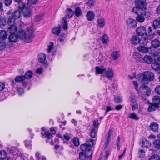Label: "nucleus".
I'll return each instance as SVG.
<instances>
[{"instance_id":"obj_1","label":"nucleus","mask_w":160,"mask_h":160,"mask_svg":"<svg viewBox=\"0 0 160 160\" xmlns=\"http://www.w3.org/2000/svg\"><path fill=\"white\" fill-rule=\"evenodd\" d=\"M34 32L33 27L31 26L27 28L26 34L23 30H20L18 31L17 36L18 38L24 40L25 42L29 43L32 42L34 38Z\"/></svg>"},{"instance_id":"obj_2","label":"nucleus","mask_w":160,"mask_h":160,"mask_svg":"<svg viewBox=\"0 0 160 160\" xmlns=\"http://www.w3.org/2000/svg\"><path fill=\"white\" fill-rule=\"evenodd\" d=\"M154 74L150 71H146L143 73H141L138 75V79L141 83L147 84L148 81L153 80L154 78Z\"/></svg>"},{"instance_id":"obj_3","label":"nucleus","mask_w":160,"mask_h":160,"mask_svg":"<svg viewBox=\"0 0 160 160\" xmlns=\"http://www.w3.org/2000/svg\"><path fill=\"white\" fill-rule=\"evenodd\" d=\"M74 14V12L70 8H68L66 10V14L65 17L62 18L63 22L62 25L63 28L66 30L68 28V22L66 19H69L72 17Z\"/></svg>"},{"instance_id":"obj_4","label":"nucleus","mask_w":160,"mask_h":160,"mask_svg":"<svg viewBox=\"0 0 160 160\" xmlns=\"http://www.w3.org/2000/svg\"><path fill=\"white\" fill-rule=\"evenodd\" d=\"M136 6L142 11V14L145 15V10L146 9V4L144 0H136L135 1Z\"/></svg>"},{"instance_id":"obj_5","label":"nucleus","mask_w":160,"mask_h":160,"mask_svg":"<svg viewBox=\"0 0 160 160\" xmlns=\"http://www.w3.org/2000/svg\"><path fill=\"white\" fill-rule=\"evenodd\" d=\"M93 140L90 139L87 141L85 144L81 145L80 146L81 150L82 151H91V147L93 145Z\"/></svg>"},{"instance_id":"obj_6","label":"nucleus","mask_w":160,"mask_h":160,"mask_svg":"<svg viewBox=\"0 0 160 160\" xmlns=\"http://www.w3.org/2000/svg\"><path fill=\"white\" fill-rule=\"evenodd\" d=\"M126 24L128 28L134 29L137 27V22L134 19L128 18L126 20Z\"/></svg>"},{"instance_id":"obj_7","label":"nucleus","mask_w":160,"mask_h":160,"mask_svg":"<svg viewBox=\"0 0 160 160\" xmlns=\"http://www.w3.org/2000/svg\"><path fill=\"white\" fill-rule=\"evenodd\" d=\"M84 152H81L79 154V158L80 160H84L85 158H89L92 157V151H84Z\"/></svg>"},{"instance_id":"obj_8","label":"nucleus","mask_w":160,"mask_h":160,"mask_svg":"<svg viewBox=\"0 0 160 160\" xmlns=\"http://www.w3.org/2000/svg\"><path fill=\"white\" fill-rule=\"evenodd\" d=\"M136 33L138 35L144 36L146 33V29L144 26L139 27L136 30Z\"/></svg>"},{"instance_id":"obj_9","label":"nucleus","mask_w":160,"mask_h":160,"mask_svg":"<svg viewBox=\"0 0 160 160\" xmlns=\"http://www.w3.org/2000/svg\"><path fill=\"white\" fill-rule=\"evenodd\" d=\"M22 12L23 16L25 18H28L32 15V11L29 6L26 7V9H24Z\"/></svg>"},{"instance_id":"obj_10","label":"nucleus","mask_w":160,"mask_h":160,"mask_svg":"<svg viewBox=\"0 0 160 160\" xmlns=\"http://www.w3.org/2000/svg\"><path fill=\"white\" fill-rule=\"evenodd\" d=\"M111 130L109 129L105 137L106 141L104 143L105 149H106L107 148L109 144L111 136Z\"/></svg>"},{"instance_id":"obj_11","label":"nucleus","mask_w":160,"mask_h":160,"mask_svg":"<svg viewBox=\"0 0 160 160\" xmlns=\"http://www.w3.org/2000/svg\"><path fill=\"white\" fill-rule=\"evenodd\" d=\"M148 38L150 39H153L155 36V33L152 31V28L151 27H149L148 31L145 35Z\"/></svg>"},{"instance_id":"obj_12","label":"nucleus","mask_w":160,"mask_h":160,"mask_svg":"<svg viewBox=\"0 0 160 160\" xmlns=\"http://www.w3.org/2000/svg\"><path fill=\"white\" fill-rule=\"evenodd\" d=\"M106 70V68L103 66H97L95 68V70L97 74H104Z\"/></svg>"},{"instance_id":"obj_13","label":"nucleus","mask_w":160,"mask_h":160,"mask_svg":"<svg viewBox=\"0 0 160 160\" xmlns=\"http://www.w3.org/2000/svg\"><path fill=\"white\" fill-rule=\"evenodd\" d=\"M113 70L111 69H109L107 71H106V70L103 75L108 78L111 79L113 76Z\"/></svg>"},{"instance_id":"obj_14","label":"nucleus","mask_w":160,"mask_h":160,"mask_svg":"<svg viewBox=\"0 0 160 160\" xmlns=\"http://www.w3.org/2000/svg\"><path fill=\"white\" fill-rule=\"evenodd\" d=\"M97 26L100 28H103L105 25V19L103 18H98L97 20Z\"/></svg>"},{"instance_id":"obj_15","label":"nucleus","mask_w":160,"mask_h":160,"mask_svg":"<svg viewBox=\"0 0 160 160\" xmlns=\"http://www.w3.org/2000/svg\"><path fill=\"white\" fill-rule=\"evenodd\" d=\"M54 44L52 42H50L48 45V48L47 49V51L48 52H52L53 55H54V53L56 52L55 49L53 48Z\"/></svg>"},{"instance_id":"obj_16","label":"nucleus","mask_w":160,"mask_h":160,"mask_svg":"<svg viewBox=\"0 0 160 160\" xmlns=\"http://www.w3.org/2000/svg\"><path fill=\"white\" fill-rule=\"evenodd\" d=\"M142 14V12L139 14H138L136 18V20L140 23H142L144 21L145 19L144 17L146 15V11H145V15H143Z\"/></svg>"},{"instance_id":"obj_17","label":"nucleus","mask_w":160,"mask_h":160,"mask_svg":"<svg viewBox=\"0 0 160 160\" xmlns=\"http://www.w3.org/2000/svg\"><path fill=\"white\" fill-rule=\"evenodd\" d=\"M86 17L88 21H91L94 19L95 15L92 11L90 10L87 12Z\"/></svg>"},{"instance_id":"obj_18","label":"nucleus","mask_w":160,"mask_h":160,"mask_svg":"<svg viewBox=\"0 0 160 160\" xmlns=\"http://www.w3.org/2000/svg\"><path fill=\"white\" fill-rule=\"evenodd\" d=\"M140 38L137 35L133 36L131 39V42L133 44H137L139 43Z\"/></svg>"},{"instance_id":"obj_19","label":"nucleus","mask_w":160,"mask_h":160,"mask_svg":"<svg viewBox=\"0 0 160 160\" xmlns=\"http://www.w3.org/2000/svg\"><path fill=\"white\" fill-rule=\"evenodd\" d=\"M150 129L152 131L156 132L158 129V125L156 122H152L150 126Z\"/></svg>"},{"instance_id":"obj_20","label":"nucleus","mask_w":160,"mask_h":160,"mask_svg":"<svg viewBox=\"0 0 160 160\" xmlns=\"http://www.w3.org/2000/svg\"><path fill=\"white\" fill-rule=\"evenodd\" d=\"M74 14L77 17H79L82 15V12L80 7H77L75 10Z\"/></svg>"},{"instance_id":"obj_21","label":"nucleus","mask_w":160,"mask_h":160,"mask_svg":"<svg viewBox=\"0 0 160 160\" xmlns=\"http://www.w3.org/2000/svg\"><path fill=\"white\" fill-rule=\"evenodd\" d=\"M8 29V32L11 34L14 33L16 32L17 30V27L15 25L9 26Z\"/></svg>"},{"instance_id":"obj_22","label":"nucleus","mask_w":160,"mask_h":160,"mask_svg":"<svg viewBox=\"0 0 160 160\" xmlns=\"http://www.w3.org/2000/svg\"><path fill=\"white\" fill-rule=\"evenodd\" d=\"M8 36L7 32L4 30H0V40H3L6 39Z\"/></svg>"},{"instance_id":"obj_23","label":"nucleus","mask_w":160,"mask_h":160,"mask_svg":"<svg viewBox=\"0 0 160 160\" xmlns=\"http://www.w3.org/2000/svg\"><path fill=\"white\" fill-rule=\"evenodd\" d=\"M41 134L43 138H46L48 140L52 138V135L49 132L42 131Z\"/></svg>"},{"instance_id":"obj_24","label":"nucleus","mask_w":160,"mask_h":160,"mask_svg":"<svg viewBox=\"0 0 160 160\" xmlns=\"http://www.w3.org/2000/svg\"><path fill=\"white\" fill-rule=\"evenodd\" d=\"M7 20L5 17L0 16V27L3 28L6 24Z\"/></svg>"},{"instance_id":"obj_25","label":"nucleus","mask_w":160,"mask_h":160,"mask_svg":"<svg viewBox=\"0 0 160 160\" xmlns=\"http://www.w3.org/2000/svg\"><path fill=\"white\" fill-rule=\"evenodd\" d=\"M18 36L17 35L14 33L11 34L8 37V39L10 42H16L18 39Z\"/></svg>"},{"instance_id":"obj_26","label":"nucleus","mask_w":160,"mask_h":160,"mask_svg":"<svg viewBox=\"0 0 160 160\" xmlns=\"http://www.w3.org/2000/svg\"><path fill=\"white\" fill-rule=\"evenodd\" d=\"M143 59L145 63L148 64L151 63L153 61L152 57L148 55H145L143 58Z\"/></svg>"},{"instance_id":"obj_27","label":"nucleus","mask_w":160,"mask_h":160,"mask_svg":"<svg viewBox=\"0 0 160 160\" xmlns=\"http://www.w3.org/2000/svg\"><path fill=\"white\" fill-rule=\"evenodd\" d=\"M144 46L141 45V46L138 47V50L141 52L147 53L149 51V48Z\"/></svg>"},{"instance_id":"obj_28","label":"nucleus","mask_w":160,"mask_h":160,"mask_svg":"<svg viewBox=\"0 0 160 160\" xmlns=\"http://www.w3.org/2000/svg\"><path fill=\"white\" fill-rule=\"evenodd\" d=\"M151 45L152 47L154 48H157L160 46V42L157 39H154L152 41Z\"/></svg>"},{"instance_id":"obj_29","label":"nucleus","mask_w":160,"mask_h":160,"mask_svg":"<svg viewBox=\"0 0 160 160\" xmlns=\"http://www.w3.org/2000/svg\"><path fill=\"white\" fill-rule=\"evenodd\" d=\"M120 55L119 52L118 51H116L112 53L111 57L113 60H116L119 57Z\"/></svg>"},{"instance_id":"obj_30","label":"nucleus","mask_w":160,"mask_h":160,"mask_svg":"<svg viewBox=\"0 0 160 160\" xmlns=\"http://www.w3.org/2000/svg\"><path fill=\"white\" fill-rule=\"evenodd\" d=\"M148 43V39L145 37H142L140 39L139 44L141 46H146Z\"/></svg>"},{"instance_id":"obj_31","label":"nucleus","mask_w":160,"mask_h":160,"mask_svg":"<svg viewBox=\"0 0 160 160\" xmlns=\"http://www.w3.org/2000/svg\"><path fill=\"white\" fill-rule=\"evenodd\" d=\"M46 59V56L44 53H40L38 55V61L41 63L44 62Z\"/></svg>"},{"instance_id":"obj_32","label":"nucleus","mask_w":160,"mask_h":160,"mask_svg":"<svg viewBox=\"0 0 160 160\" xmlns=\"http://www.w3.org/2000/svg\"><path fill=\"white\" fill-rule=\"evenodd\" d=\"M159 107V105H156L154 104H150L148 108V110L149 112H152L155 111L156 109H158Z\"/></svg>"},{"instance_id":"obj_33","label":"nucleus","mask_w":160,"mask_h":160,"mask_svg":"<svg viewBox=\"0 0 160 160\" xmlns=\"http://www.w3.org/2000/svg\"><path fill=\"white\" fill-rule=\"evenodd\" d=\"M142 90H146V96H149L151 94V91L149 87L146 85H142L140 87Z\"/></svg>"},{"instance_id":"obj_34","label":"nucleus","mask_w":160,"mask_h":160,"mask_svg":"<svg viewBox=\"0 0 160 160\" xmlns=\"http://www.w3.org/2000/svg\"><path fill=\"white\" fill-rule=\"evenodd\" d=\"M141 147L143 148H148L150 147L151 144L150 142L148 140H145L142 141L141 142Z\"/></svg>"},{"instance_id":"obj_35","label":"nucleus","mask_w":160,"mask_h":160,"mask_svg":"<svg viewBox=\"0 0 160 160\" xmlns=\"http://www.w3.org/2000/svg\"><path fill=\"white\" fill-rule=\"evenodd\" d=\"M152 68L155 71H158L159 69L160 65L157 62L155 61L151 64Z\"/></svg>"},{"instance_id":"obj_36","label":"nucleus","mask_w":160,"mask_h":160,"mask_svg":"<svg viewBox=\"0 0 160 160\" xmlns=\"http://www.w3.org/2000/svg\"><path fill=\"white\" fill-rule=\"evenodd\" d=\"M18 7L19 8V9L20 11L21 12L22 11L24 10V9H26V7H28V5L22 2H18Z\"/></svg>"},{"instance_id":"obj_37","label":"nucleus","mask_w":160,"mask_h":160,"mask_svg":"<svg viewBox=\"0 0 160 160\" xmlns=\"http://www.w3.org/2000/svg\"><path fill=\"white\" fill-rule=\"evenodd\" d=\"M25 79L26 77L25 76H18L15 78L14 80L17 82H22Z\"/></svg>"},{"instance_id":"obj_38","label":"nucleus","mask_w":160,"mask_h":160,"mask_svg":"<svg viewBox=\"0 0 160 160\" xmlns=\"http://www.w3.org/2000/svg\"><path fill=\"white\" fill-rule=\"evenodd\" d=\"M152 102L156 105H159L160 103V97L158 96H154L152 98Z\"/></svg>"},{"instance_id":"obj_39","label":"nucleus","mask_w":160,"mask_h":160,"mask_svg":"<svg viewBox=\"0 0 160 160\" xmlns=\"http://www.w3.org/2000/svg\"><path fill=\"white\" fill-rule=\"evenodd\" d=\"M61 31V27H56L53 28L52 30V33L58 35Z\"/></svg>"},{"instance_id":"obj_40","label":"nucleus","mask_w":160,"mask_h":160,"mask_svg":"<svg viewBox=\"0 0 160 160\" xmlns=\"http://www.w3.org/2000/svg\"><path fill=\"white\" fill-rule=\"evenodd\" d=\"M102 42L104 44H107L109 41V39L108 36L105 34L103 35L102 38Z\"/></svg>"},{"instance_id":"obj_41","label":"nucleus","mask_w":160,"mask_h":160,"mask_svg":"<svg viewBox=\"0 0 160 160\" xmlns=\"http://www.w3.org/2000/svg\"><path fill=\"white\" fill-rule=\"evenodd\" d=\"M7 149L10 153L12 154H13L15 152L18 150V148L14 146L8 147L7 148Z\"/></svg>"},{"instance_id":"obj_42","label":"nucleus","mask_w":160,"mask_h":160,"mask_svg":"<svg viewBox=\"0 0 160 160\" xmlns=\"http://www.w3.org/2000/svg\"><path fill=\"white\" fill-rule=\"evenodd\" d=\"M21 12L20 10H17L14 12L13 17L15 19H17L20 17Z\"/></svg>"},{"instance_id":"obj_43","label":"nucleus","mask_w":160,"mask_h":160,"mask_svg":"<svg viewBox=\"0 0 160 160\" xmlns=\"http://www.w3.org/2000/svg\"><path fill=\"white\" fill-rule=\"evenodd\" d=\"M132 11L137 15L139 14L141 12H142L141 10H140V8H138L136 6L135 7H133L132 8Z\"/></svg>"},{"instance_id":"obj_44","label":"nucleus","mask_w":160,"mask_h":160,"mask_svg":"<svg viewBox=\"0 0 160 160\" xmlns=\"http://www.w3.org/2000/svg\"><path fill=\"white\" fill-rule=\"evenodd\" d=\"M153 144L154 147L160 149V139H157L154 141Z\"/></svg>"},{"instance_id":"obj_45","label":"nucleus","mask_w":160,"mask_h":160,"mask_svg":"<svg viewBox=\"0 0 160 160\" xmlns=\"http://www.w3.org/2000/svg\"><path fill=\"white\" fill-rule=\"evenodd\" d=\"M129 118L135 120H137L139 118L134 112L130 114L129 116Z\"/></svg>"},{"instance_id":"obj_46","label":"nucleus","mask_w":160,"mask_h":160,"mask_svg":"<svg viewBox=\"0 0 160 160\" xmlns=\"http://www.w3.org/2000/svg\"><path fill=\"white\" fill-rule=\"evenodd\" d=\"M145 151L143 149H139L138 150V154L140 158H143L145 156Z\"/></svg>"},{"instance_id":"obj_47","label":"nucleus","mask_w":160,"mask_h":160,"mask_svg":"<svg viewBox=\"0 0 160 160\" xmlns=\"http://www.w3.org/2000/svg\"><path fill=\"white\" fill-rule=\"evenodd\" d=\"M7 157V153L4 150L0 151V159H4Z\"/></svg>"},{"instance_id":"obj_48","label":"nucleus","mask_w":160,"mask_h":160,"mask_svg":"<svg viewBox=\"0 0 160 160\" xmlns=\"http://www.w3.org/2000/svg\"><path fill=\"white\" fill-rule=\"evenodd\" d=\"M153 26L154 28H160V21L158 20H155L153 22Z\"/></svg>"},{"instance_id":"obj_49","label":"nucleus","mask_w":160,"mask_h":160,"mask_svg":"<svg viewBox=\"0 0 160 160\" xmlns=\"http://www.w3.org/2000/svg\"><path fill=\"white\" fill-rule=\"evenodd\" d=\"M32 72L31 71H28L26 72L25 75L26 79H29L30 78L32 75Z\"/></svg>"},{"instance_id":"obj_50","label":"nucleus","mask_w":160,"mask_h":160,"mask_svg":"<svg viewBox=\"0 0 160 160\" xmlns=\"http://www.w3.org/2000/svg\"><path fill=\"white\" fill-rule=\"evenodd\" d=\"M97 130L95 128H93L92 129L90 132V136L92 138H94L95 137L97 132Z\"/></svg>"},{"instance_id":"obj_51","label":"nucleus","mask_w":160,"mask_h":160,"mask_svg":"<svg viewBox=\"0 0 160 160\" xmlns=\"http://www.w3.org/2000/svg\"><path fill=\"white\" fill-rule=\"evenodd\" d=\"M14 19L13 18H10L8 19V23L9 26L15 25L14 24Z\"/></svg>"},{"instance_id":"obj_52","label":"nucleus","mask_w":160,"mask_h":160,"mask_svg":"<svg viewBox=\"0 0 160 160\" xmlns=\"http://www.w3.org/2000/svg\"><path fill=\"white\" fill-rule=\"evenodd\" d=\"M132 82H133V84L134 86L135 89L138 92V93L139 94V96H141V94L140 91L138 89V84L137 82L136 81H133Z\"/></svg>"},{"instance_id":"obj_53","label":"nucleus","mask_w":160,"mask_h":160,"mask_svg":"<svg viewBox=\"0 0 160 160\" xmlns=\"http://www.w3.org/2000/svg\"><path fill=\"white\" fill-rule=\"evenodd\" d=\"M149 160H160V157L158 155H154L152 156Z\"/></svg>"},{"instance_id":"obj_54","label":"nucleus","mask_w":160,"mask_h":160,"mask_svg":"<svg viewBox=\"0 0 160 160\" xmlns=\"http://www.w3.org/2000/svg\"><path fill=\"white\" fill-rule=\"evenodd\" d=\"M72 142L75 146H78L80 144L79 139L77 138H73L72 140Z\"/></svg>"},{"instance_id":"obj_55","label":"nucleus","mask_w":160,"mask_h":160,"mask_svg":"<svg viewBox=\"0 0 160 160\" xmlns=\"http://www.w3.org/2000/svg\"><path fill=\"white\" fill-rule=\"evenodd\" d=\"M43 15L41 14L36 16L35 18V20L36 22H39L42 20L43 18Z\"/></svg>"},{"instance_id":"obj_56","label":"nucleus","mask_w":160,"mask_h":160,"mask_svg":"<svg viewBox=\"0 0 160 160\" xmlns=\"http://www.w3.org/2000/svg\"><path fill=\"white\" fill-rule=\"evenodd\" d=\"M87 4L89 7L92 6L94 5V1L93 0H87Z\"/></svg>"},{"instance_id":"obj_57","label":"nucleus","mask_w":160,"mask_h":160,"mask_svg":"<svg viewBox=\"0 0 160 160\" xmlns=\"http://www.w3.org/2000/svg\"><path fill=\"white\" fill-rule=\"evenodd\" d=\"M6 47V44L4 42H0V51L4 50Z\"/></svg>"},{"instance_id":"obj_58","label":"nucleus","mask_w":160,"mask_h":160,"mask_svg":"<svg viewBox=\"0 0 160 160\" xmlns=\"http://www.w3.org/2000/svg\"><path fill=\"white\" fill-rule=\"evenodd\" d=\"M24 142L25 145L26 147H29L31 146L32 144L31 140L28 141L26 140L24 141Z\"/></svg>"},{"instance_id":"obj_59","label":"nucleus","mask_w":160,"mask_h":160,"mask_svg":"<svg viewBox=\"0 0 160 160\" xmlns=\"http://www.w3.org/2000/svg\"><path fill=\"white\" fill-rule=\"evenodd\" d=\"M114 110V108H111V107L109 106H107V108H106V111H105V115H106L108 112L111 111V110Z\"/></svg>"},{"instance_id":"obj_60","label":"nucleus","mask_w":160,"mask_h":160,"mask_svg":"<svg viewBox=\"0 0 160 160\" xmlns=\"http://www.w3.org/2000/svg\"><path fill=\"white\" fill-rule=\"evenodd\" d=\"M155 91L158 94L160 95V85H158L156 87Z\"/></svg>"},{"instance_id":"obj_61","label":"nucleus","mask_w":160,"mask_h":160,"mask_svg":"<svg viewBox=\"0 0 160 160\" xmlns=\"http://www.w3.org/2000/svg\"><path fill=\"white\" fill-rule=\"evenodd\" d=\"M12 2V0H5L4 3L6 6H10Z\"/></svg>"},{"instance_id":"obj_62","label":"nucleus","mask_w":160,"mask_h":160,"mask_svg":"<svg viewBox=\"0 0 160 160\" xmlns=\"http://www.w3.org/2000/svg\"><path fill=\"white\" fill-rule=\"evenodd\" d=\"M43 71V68H37L36 70L37 73L40 74L42 73Z\"/></svg>"},{"instance_id":"obj_63","label":"nucleus","mask_w":160,"mask_h":160,"mask_svg":"<svg viewBox=\"0 0 160 160\" xmlns=\"http://www.w3.org/2000/svg\"><path fill=\"white\" fill-rule=\"evenodd\" d=\"M114 100L115 102L119 103L121 102L122 99L119 97L117 96L114 98Z\"/></svg>"},{"instance_id":"obj_64","label":"nucleus","mask_w":160,"mask_h":160,"mask_svg":"<svg viewBox=\"0 0 160 160\" xmlns=\"http://www.w3.org/2000/svg\"><path fill=\"white\" fill-rule=\"evenodd\" d=\"M98 120H94L93 121V125L94 127L96 128L98 127Z\"/></svg>"}]
</instances>
